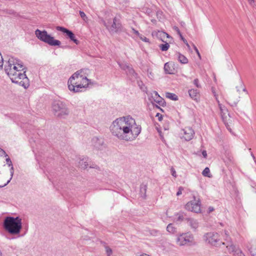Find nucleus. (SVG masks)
Instances as JSON below:
<instances>
[{"mask_svg":"<svg viewBox=\"0 0 256 256\" xmlns=\"http://www.w3.org/2000/svg\"><path fill=\"white\" fill-rule=\"evenodd\" d=\"M112 134L120 140L130 141L140 133L142 128L130 116L116 118L110 126Z\"/></svg>","mask_w":256,"mask_h":256,"instance_id":"obj_1","label":"nucleus"},{"mask_svg":"<svg viewBox=\"0 0 256 256\" xmlns=\"http://www.w3.org/2000/svg\"><path fill=\"white\" fill-rule=\"evenodd\" d=\"M89 80L84 74V70H78L69 78L68 81V90L74 92H82V88L88 86Z\"/></svg>","mask_w":256,"mask_h":256,"instance_id":"obj_2","label":"nucleus"},{"mask_svg":"<svg viewBox=\"0 0 256 256\" xmlns=\"http://www.w3.org/2000/svg\"><path fill=\"white\" fill-rule=\"evenodd\" d=\"M2 226L4 230L12 235L20 234L22 228V219L17 216H6L4 220Z\"/></svg>","mask_w":256,"mask_h":256,"instance_id":"obj_3","label":"nucleus"},{"mask_svg":"<svg viewBox=\"0 0 256 256\" xmlns=\"http://www.w3.org/2000/svg\"><path fill=\"white\" fill-rule=\"evenodd\" d=\"M13 72L14 70H10L9 74H7L12 82L14 83L18 84L25 88H28L29 86V80L25 74L26 68H20L18 70Z\"/></svg>","mask_w":256,"mask_h":256,"instance_id":"obj_4","label":"nucleus"},{"mask_svg":"<svg viewBox=\"0 0 256 256\" xmlns=\"http://www.w3.org/2000/svg\"><path fill=\"white\" fill-rule=\"evenodd\" d=\"M36 36L41 41L48 44L50 46H60L61 42L60 40H55L54 38L48 34L46 30H40L37 29L35 31Z\"/></svg>","mask_w":256,"mask_h":256,"instance_id":"obj_5","label":"nucleus"},{"mask_svg":"<svg viewBox=\"0 0 256 256\" xmlns=\"http://www.w3.org/2000/svg\"><path fill=\"white\" fill-rule=\"evenodd\" d=\"M20 68H25L23 62L14 56H10L8 60H6L4 70L6 74H9L10 70H14L13 72H14V71L18 70Z\"/></svg>","mask_w":256,"mask_h":256,"instance_id":"obj_6","label":"nucleus"},{"mask_svg":"<svg viewBox=\"0 0 256 256\" xmlns=\"http://www.w3.org/2000/svg\"><path fill=\"white\" fill-rule=\"evenodd\" d=\"M52 108L54 115L57 117L62 118L69 114V110L66 104L62 101L54 100Z\"/></svg>","mask_w":256,"mask_h":256,"instance_id":"obj_7","label":"nucleus"},{"mask_svg":"<svg viewBox=\"0 0 256 256\" xmlns=\"http://www.w3.org/2000/svg\"><path fill=\"white\" fill-rule=\"evenodd\" d=\"M176 242L179 246L192 245L194 243V239L190 232H187L177 235Z\"/></svg>","mask_w":256,"mask_h":256,"instance_id":"obj_8","label":"nucleus"},{"mask_svg":"<svg viewBox=\"0 0 256 256\" xmlns=\"http://www.w3.org/2000/svg\"><path fill=\"white\" fill-rule=\"evenodd\" d=\"M185 208L195 213L200 212V198L194 196V200L188 202L185 206Z\"/></svg>","mask_w":256,"mask_h":256,"instance_id":"obj_9","label":"nucleus"},{"mask_svg":"<svg viewBox=\"0 0 256 256\" xmlns=\"http://www.w3.org/2000/svg\"><path fill=\"white\" fill-rule=\"evenodd\" d=\"M204 240L208 244L214 246H220L219 242V236L218 233L210 232L205 234L204 236Z\"/></svg>","mask_w":256,"mask_h":256,"instance_id":"obj_10","label":"nucleus"},{"mask_svg":"<svg viewBox=\"0 0 256 256\" xmlns=\"http://www.w3.org/2000/svg\"><path fill=\"white\" fill-rule=\"evenodd\" d=\"M104 24L110 32H118L120 30L121 24L117 22L116 18H114L112 24L111 22H108V23L104 22Z\"/></svg>","mask_w":256,"mask_h":256,"instance_id":"obj_11","label":"nucleus"},{"mask_svg":"<svg viewBox=\"0 0 256 256\" xmlns=\"http://www.w3.org/2000/svg\"><path fill=\"white\" fill-rule=\"evenodd\" d=\"M118 64L122 69L126 71V74L130 78H136V74L133 68L130 66L128 64L118 62Z\"/></svg>","mask_w":256,"mask_h":256,"instance_id":"obj_12","label":"nucleus"},{"mask_svg":"<svg viewBox=\"0 0 256 256\" xmlns=\"http://www.w3.org/2000/svg\"><path fill=\"white\" fill-rule=\"evenodd\" d=\"M150 100L152 102H154L161 106H164L166 104L164 99L160 97L156 91H154L151 94Z\"/></svg>","mask_w":256,"mask_h":256,"instance_id":"obj_13","label":"nucleus"},{"mask_svg":"<svg viewBox=\"0 0 256 256\" xmlns=\"http://www.w3.org/2000/svg\"><path fill=\"white\" fill-rule=\"evenodd\" d=\"M56 30L66 34L70 40L74 42L76 44H78L79 43L78 40L75 38L74 35L72 31L64 27L60 26H56Z\"/></svg>","mask_w":256,"mask_h":256,"instance_id":"obj_14","label":"nucleus"},{"mask_svg":"<svg viewBox=\"0 0 256 256\" xmlns=\"http://www.w3.org/2000/svg\"><path fill=\"white\" fill-rule=\"evenodd\" d=\"M184 132V138L186 140H191L194 135V130L190 127H186L182 130Z\"/></svg>","mask_w":256,"mask_h":256,"instance_id":"obj_15","label":"nucleus"},{"mask_svg":"<svg viewBox=\"0 0 256 256\" xmlns=\"http://www.w3.org/2000/svg\"><path fill=\"white\" fill-rule=\"evenodd\" d=\"M240 98L239 96L231 94L228 98V102L232 106H236L240 100Z\"/></svg>","mask_w":256,"mask_h":256,"instance_id":"obj_16","label":"nucleus"},{"mask_svg":"<svg viewBox=\"0 0 256 256\" xmlns=\"http://www.w3.org/2000/svg\"><path fill=\"white\" fill-rule=\"evenodd\" d=\"M186 220L188 225L194 230L196 231L199 226V222L198 220L193 218H186Z\"/></svg>","mask_w":256,"mask_h":256,"instance_id":"obj_17","label":"nucleus"},{"mask_svg":"<svg viewBox=\"0 0 256 256\" xmlns=\"http://www.w3.org/2000/svg\"><path fill=\"white\" fill-rule=\"evenodd\" d=\"M226 242H220V244L224 245L226 248L232 246V242L229 236L228 233L227 231H224V236Z\"/></svg>","mask_w":256,"mask_h":256,"instance_id":"obj_18","label":"nucleus"},{"mask_svg":"<svg viewBox=\"0 0 256 256\" xmlns=\"http://www.w3.org/2000/svg\"><path fill=\"white\" fill-rule=\"evenodd\" d=\"M164 70L168 74H173L175 71L174 64L171 62H166L164 64Z\"/></svg>","mask_w":256,"mask_h":256,"instance_id":"obj_19","label":"nucleus"},{"mask_svg":"<svg viewBox=\"0 0 256 256\" xmlns=\"http://www.w3.org/2000/svg\"><path fill=\"white\" fill-rule=\"evenodd\" d=\"M92 142L94 147L98 149H100L104 144V140L102 138H94L92 139Z\"/></svg>","mask_w":256,"mask_h":256,"instance_id":"obj_20","label":"nucleus"},{"mask_svg":"<svg viewBox=\"0 0 256 256\" xmlns=\"http://www.w3.org/2000/svg\"><path fill=\"white\" fill-rule=\"evenodd\" d=\"M8 158H6V162L8 166L10 167V179L7 182L6 184H4V186H6L10 182V180H12V176L14 175V168L12 166V162L10 159V158L8 156H7Z\"/></svg>","mask_w":256,"mask_h":256,"instance_id":"obj_21","label":"nucleus"},{"mask_svg":"<svg viewBox=\"0 0 256 256\" xmlns=\"http://www.w3.org/2000/svg\"><path fill=\"white\" fill-rule=\"evenodd\" d=\"M188 94L192 98L195 100H198L199 97V92L197 90H190L188 91Z\"/></svg>","mask_w":256,"mask_h":256,"instance_id":"obj_22","label":"nucleus"},{"mask_svg":"<svg viewBox=\"0 0 256 256\" xmlns=\"http://www.w3.org/2000/svg\"><path fill=\"white\" fill-rule=\"evenodd\" d=\"M216 99L218 102L219 108L220 111V114L222 116V117L223 118L224 116L226 114L227 112V110L225 106H222L220 102L218 100V99L217 97H216Z\"/></svg>","mask_w":256,"mask_h":256,"instance_id":"obj_23","label":"nucleus"},{"mask_svg":"<svg viewBox=\"0 0 256 256\" xmlns=\"http://www.w3.org/2000/svg\"><path fill=\"white\" fill-rule=\"evenodd\" d=\"M176 216H178L176 219V221L178 222H182L184 220H186V214L184 212H179L178 213H177Z\"/></svg>","mask_w":256,"mask_h":256,"instance_id":"obj_24","label":"nucleus"},{"mask_svg":"<svg viewBox=\"0 0 256 256\" xmlns=\"http://www.w3.org/2000/svg\"><path fill=\"white\" fill-rule=\"evenodd\" d=\"M79 166L82 168H86L88 166V160L83 158L79 162Z\"/></svg>","mask_w":256,"mask_h":256,"instance_id":"obj_25","label":"nucleus"},{"mask_svg":"<svg viewBox=\"0 0 256 256\" xmlns=\"http://www.w3.org/2000/svg\"><path fill=\"white\" fill-rule=\"evenodd\" d=\"M178 61L182 64H186L188 62V58L180 53L178 54Z\"/></svg>","mask_w":256,"mask_h":256,"instance_id":"obj_26","label":"nucleus"},{"mask_svg":"<svg viewBox=\"0 0 256 256\" xmlns=\"http://www.w3.org/2000/svg\"><path fill=\"white\" fill-rule=\"evenodd\" d=\"M166 96L167 98H168L172 100H178V96L174 94L166 92Z\"/></svg>","mask_w":256,"mask_h":256,"instance_id":"obj_27","label":"nucleus"},{"mask_svg":"<svg viewBox=\"0 0 256 256\" xmlns=\"http://www.w3.org/2000/svg\"><path fill=\"white\" fill-rule=\"evenodd\" d=\"M104 246L105 248V251L106 254V256H111L112 254V250L106 244H104Z\"/></svg>","mask_w":256,"mask_h":256,"instance_id":"obj_28","label":"nucleus"},{"mask_svg":"<svg viewBox=\"0 0 256 256\" xmlns=\"http://www.w3.org/2000/svg\"><path fill=\"white\" fill-rule=\"evenodd\" d=\"M202 174L204 176H207L208 178L211 177V175L210 174V170L208 168H206L202 172Z\"/></svg>","mask_w":256,"mask_h":256,"instance_id":"obj_29","label":"nucleus"},{"mask_svg":"<svg viewBox=\"0 0 256 256\" xmlns=\"http://www.w3.org/2000/svg\"><path fill=\"white\" fill-rule=\"evenodd\" d=\"M176 228L173 226L172 224H170L166 227V230L168 232L170 233H174L176 232Z\"/></svg>","mask_w":256,"mask_h":256,"instance_id":"obj_30","label":"nucleus"},{"mask_svg":"<svg viewBox=\"0 0 256 256\" xmlns=\"http://www.w3.org/2000/svg\"><path fill=\"white\" fill-rule=\"evenodd\" d=\"M250 252L252 256H256V244H253L250 247Z\"/></svg>","mask_w":256,"mask_h":256,"instance_id":"obj_31","label":"nucleus"},{"mask_svg":"<svg viewBox=\"0 0 256 256\" xmlns=\"http://www.w3.org/2000/svg\"><path fill=\"white\" fill-rule=\"evenodd\" d=\"M160 48L162 51H166L170 48V44L166 42L164 44H162L160 46Z\"/></svg>","mask_w":256,"mask_h":256,"instance_id":"obj_32","label":"nucleus"},{"mask_svg":"<svg viewBox=\"0 0 256 256\" xmlns=\"http://www.w3.org/2000/svg\"><path fill=\"white\" fill-rule=\"evenodd\" d=\"M236 88L237 91L238 92H240V89H242L244 92H247L246 88H244V84L242 82H240V86H237L236 87Z\"/></svg>","mask_w":256,"mask_h":256,"instance_id":"obj_33","label":"nucleus"},{"mask_svg":"<svg viewBox=\"0 0 256 256\" xmlns=\"http://www.w3.org/2000/svg\"><path fill=\"white\" fill-rule=\"evenodd\" d=\"M173 29L177 32V34L180 36L181 39H183V36L178 26H174L173 27Z\"/></svg>","mask_w":256,"mask_h":256,"instance_id":"obj_34","label":"nucleus"},{"mask_svg":"<svg viewBox=\"0 0 256 256\" xmlns=\"http://www.w3.org/2000/svg\"><path fill=\"white\" fill-rule=\"evenodd\" d=\"M139 38L141 40L144 42H149V40L142 34L140 36Z\"/></svg>","mask_w":256,"mask_h":256,"instance_id":"obj_35","label":"nucleus"},{"mask_svg":"<svg viewBox=\"0 0 256 256\" xmlns=\"http://www.w3.org/2000/svg\"><path fill=\"white\" fill-rule=\"evenodd\" d=\"M4 65V60L2 57V56L1 54L0 53V70L2 68Z\"/></svg>","mask_w":256,"mask_h":256,"instance_id":"obj_36","label":"nucleus"},{"mask_svg":"<svg viewBox=\"0 0 256 256\" xmlns=\"http://www.w3.org/2000/svg\"><path fill=\"white\" fill-rule=\"evenodd\" d=\"M170 171H171V174H172V175L174 176V177H176V172L174 170V168H173V167H172L171 168H170Z\"/></svg>","mask_w":256,"mask_h":256,"instance_id":"obj_37","label":"nucleus"},{"mask_svg":"<svg viewBox=\"0 0 256 256\" xmlns=\"http://www.w3.org/2000/svg\"><path fill=\"white\" fill-rule=\"evenodd\" d=\"M194 84L196 86L197 88H200V86L199 84L198 80L196 78L194 80Z\"/></svg>","mask_w":256,"mask_h":256,"instance_id":"obj_38","label":"nucleus"},{"mask_svg":"<svg viewBox=\"0 0 256 256\" xmlns=\"http://www.w3.org/2000/svg\"><path fill=\"white\" fill-rule=\"evenodd\" d=\"M184 190V188H182V187H180L178 188V192H176V196H179L180 195L182 194V191Z\"/></svg>","mask_w":256,"mask_h":256,"instance_id":"obj_39","label":"nucleus"},{"mask_svg":"<svg viewBox=\"0 0 256 256\" xmlns=\"http://www.w3.org/2000/svg\"><path fill=\"white\" fill-rule=\"evenodd\" d=\"M0 155H4L6 157L8 156L6 152L1 148H0Z\"/></svg>","mask_w":256,"mask_h":256,"instance_id":"obj_40","label":"nucleus"},{"mask_svg":"<svg viewBox=\"0 0 256 256\" xmlns=\"http://www.w3.org/2000/svg\"><path fill=\"white\" fill-rule=\"evenodd\" d=\"M80 16L84 20H85V18H86V14H84V12H82V11H80Z\"/></svg>","mask_w":256,"mask_h":256,"instance_id":"obj_41","label":"nucleus"},{"mask_svg":"<svg viewBox=\"0 0 256 256\" xmlns=\"http://www.w3.org/2000/svg\"><path fill=\"white\" fill-rule=\"evenodd\" d=\"M132 31L138 37L140 36L141 35V34H140V32L137 30H135L134 28H132Z\"/></svg>","mask_w":256,"mask_h":256,"instance_id":"obj_42","label":"nucleus"},{"mask_svg":"<svg viewBox=\"0 0 256 256\" xmlns=\"http://www.w3.org/2000/svg\"><path fill=\"white\" fill-rule=\"evenodd\" d=\"M232 160H233V157L228 154L227 162H232Z\"/></svg>","mask_w":256,"mask_h":256,"instance_id":"obj_43","label":"nucleus"},{"mask_svg":"<svg viewBox=\"0 0 256 256\" xmlns=\"http://www.w3.org/2000/svg\"><path fill=\"white\" fill-rule=\"evenodd\" d=\"M148 75L149 78H152L154 77L153 74L151 71L148 70Z\"/></svg>","mask_w":256,"mask_h":256,"instance_id":"obj_44","label":"nucleus"},{"mask_svg":"<svg viewBox=\"0 0 256 256\" xmlns=\"http://www.w3.org/2000/svg\"><path fill=\"white\" fill-rule=\"evenodd\" d=\"M194 49L196 52L198 54V56L200 58V52H199L198 50V49L194 45Z\"/></svg>","mask_w":256,"mask_h":256,"instance_id":"obj_45","label":"nucleus"},{"mask_svg":"<svg viewBox=\"0 0 256 256\" xmlns=\"http://www.w3.org/2000/svg\"><path fill=\"white\" fill-rule=\"evenodd\" d=\"M140 191H141L142 192H144V194L146 193V186H144L141 187Z\"/></svg>","mask_w":256,"mask_h":256,"instance_id":"obj_46","label":"nucleus"},{"mask_svg":"<svg viewBox=\"0 0 256 256\" xmlns=\"http://www.w3.org/2000/svg\"><path fill=\"white\" fill-rule=\"evenodd\" d=\"M184 42V44L186 45V46L188 47V48H190V45L188 44V43L187 41L183 37V39H181Z\"/></svg>","mask_w":256,"mask_h":256,"instance_id":"obj_47","label":"nucleus"},{"mask_svg":"<svg viewBox=\"0 0 256 256\" xmlns=\"http://www.w3.org/2000/svg\"><path fill=\"white\" fill-rule=\"evenodd\" d=\"M6 12L10 14H14V11L13 10H6Z\"/></svg>","mask_w":256,"mask_h":256,"instance_id":"obj_48","label":"nucleus"},{"mask_svg":"<svg viewBox=\"0 0 256 256\" xmlns=\"http://www.w3.org/2000/svg\"><path fill=\"white\" fill-rule=\"evenodd\" d=\"M202 154L204 158H206L207 156V153L206 150H203L202 152Z\"/></svg>","mask_w":256,"mask_h":256,"instance_id":"obj_49","label":"nucleus"},{"mask_svg":"<svg viewBox=\"0 0 256 256\" xmlns=\"http://www.w3.org/2000/svg\"><path fill=\"white\" fill-rule=\"evenodd\" d=\"M136 256H151L149 254H136Z\"/></svg>","mask_w":256,"mask_h":256,"instance_id":"obj_50","label":"nucleus"},{"mask_svg":"<svg viewBox=\"0 0 256 256\" xmlns=\"http://www.w3.org/2000/svg\"><path fill=\"white\" fill-rule=\"evenodd\" d=\"M214 208H213V207H212V206H210V207L208 208V212H209V213H210V212H212V211H214Z\"/></svg>","mask_w":256,"mask_h":256,"instance_id":"obj_51","label":"nucleus"},{"mask_svg":"<svg viewBox=\"0 0 256 256\" xmlns=\"http://www.w3.org/2000/svg\"><path fill=\"white\" fill-rule=\"evenodd\" d=\"M156 116H158V120H161L162 118V116L161 115H160V114L159 113H158L156 115Z\"/></svg>","mask_w":256,"mask_h":256,"instance_id":"obj_52","label":"nucleus"},{"mask_svg":"<svg viewBox=\"0 0 256 256\" xmlns=\"http://www.w3.org/2000/svg\"><path fill=\"white\" fill-rule=\"evenodd\" d=\"M162 34L164 36H166L168 38H169V35L166 32H162Z\"/></svg>","mask_w":256,"mask_h":256,"instance_id":"obj_53","label":"nucleus"},{"mask_svg":"<svg viewBox=\"0 0 256 256\" xmlns=\"http://www.w3.org/2000/svg\"><path fill=\"white\" fill-rule=\"evenodd\" d=\"M254 0H250V4H252V3H254Z\"/></svg>","mask_w":256,"mask_h":256,"instance_id":"obj_54","label":"nucleus"},{"mask_svg":"<svg viewBox=\"0 0 256 256\" xmlns=\"http://www.w3.org/2000/svg\"><path fill=\"white\" fill-rule=\"evenodd\" d=\"M90 168H94L95 167H94V166H90Z\"/></svg>","mask_w":256,"mask_h":256,"instance_id":"obj_55","label":"nucleus"},{"mask_svg":"<svg viewBox=\"0 0 256 256\" xmlns=\"http://www.w3.org/2000/svg\"><path fill=\"white\" fill-rule=\"evenodd\" d=\"M0 187H1V186H0Z\"/></svg>","mask_w":256,"mask_h":256,"instance_id":"obj_56","label":"nucleus"}]
</instances>
